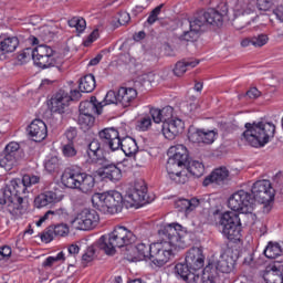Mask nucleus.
Instances as JSON below:
<instances>
[{
    "instance_id": "f257e3e1",
    "label": "nucleus",
    "mask_w": 283,
    "mask_h": 283,
    "mask_svg": "<svg viewBox=\"0 0 283 283\" xmlns=\"http://www.w3.org/2000/svg\"><path fill=\"white\" fill-rule=\"evenodd\" d=\"M229 14V6L227 2H221L217 8H210L207 11L199 10L192 17L181 22L182 34L179 36L180 41L193 42L198 41L200 34L213 25L221 28Z\"/></svg>"
},
{
    "instance_id": "f03ea898",
    "label": "nucleus",
    "mask_w": 283,
    "mask_h": 283,
    "mask_svg": "<svg viewBox=\"0 0 283 283\" xmlns=\"http://www.w3.org/2000/svg\"><path fill=\"white\" fill-rule=\"evenodd\" d=\"M159 235L163 241L151 244L150 260L155 266H165L174 258V250L187 247V230L178 223H170L159 230Z\"/></svg>"
},
{
    "instance_id": "7ed1b4c3",
    "label": "nucleus",
    "mask_w": 283,
    "mask_h": 283,
    "mask_svg": "<svg viewBox=\"0 0 283 283\" xmlns=\"http://www.w3.org/2000/svg\"><path fill=\"white\" fill-rule=\"evenodd\" d=\"M169 154H172L168 158L166 164V171L170 178L177 185H185L187 182V175L182 174V167L195 176L200 178L205 174V165L200 161H189V151L185 145H176L169 148Z\"/></svg>"
},
{
    "instance_id": "20e7f679",
    "label": "nucleus",
    "mask_w": 283,
    "mask_h": 283,
    "mask_svg": "<svg viewBox=\"0 0 283 283\" xmlns=\"http://www.w3.org/2000/svg\"><path fill=\"white\" fill-rule=\"evenodd\" d=\"M30 193V189L22 179L15 178L10 180L7 185L2 197H0V205H7L10 213H23L25 211V199L22 196Z\"/></svg>"
},
{
    "instance_id": "39448f33",
    "label": "nucleus",
    "mask_w": 283,
    "mask_h": 283,
    "mask_svg": "<svg viewBox=\"0 0 283 283\" xmlns=\"http://www.w3.org/2000/svg\"><path fill=\"white\" fill-rule=\"evenodd\" d=\"M136 242V235L132 230L123 226H117L113 232L108 235H102L97 241V247L106 255H114L116 249H123V247H129Z\"/></svg>"
},
{
    "instance_id": "423d86ee",
    "label": "nucleus",
    "mask_w": 283,
    "mask_h": 283,
    "mask_svg": "<svg viewBox=\"0 0 283 283\" xmlns=\"http://www.w3.org/2000/svg\"><path fill=\"white\" fill-rule=\"evenodd\" d=\"M245 132L242 138L251 145V147H264L275 137V124L261 119L260 122L245 123Z\"/></svg>"
},
{
    "instance_id": "0eeeda50",
    "label": "nucleus",
    "mask_w": 283,
    "mask_h": 283,
    "mask_svg": "<svg viewBox=\"0 0 283 283\" xmlns=\"http://www.w3.org/2000/svg\"><path fill=\"white\" fill-rule=\"evenodd\" d=\"M98 139H93L88 144L87 156L90 158V163L96 165L101 163L98 158L99 151H105L106 149H116L118 147V139L116 135V128H104L98 132Z\"/></svg>"
},
{
    "instance_id": "6e6552de",
    "label": "nucleus",
    "mask_w": 283,
    "mask_h": 283,
    "mask_svg": "<svg viewBox=\"0 0 283 283\" xmlns=\"http://www.w3.org/2000/svg\"><path fill=\"white\" fill-rule=\"evenodd\" d=\"M92 205L94 209L101 213L114 216L118 213L123 207V195L116 190L106 192H97L92 196Z\"/></svg>"
},
{
    "instance_id": "1a4fd4ad",
    "label": "nucleus",
    "mask_w": 283,
    "mask_h": 283,
    "mask_svg": "<svg viewBox=\"0 0 283 283\" xmlns=\"http://www.w3.org/2000/svg\"><path fill=\"white\" fill-rule=\"evenodd\" d=\"M219 227L224 238L230 242H240L242 238V223L240 222V216L235 212H224L220 217Z\"/></svg>"
},
{
    "instance_id": "9d476101",
    "label": "nucleus",
    "mask_w": 283,
    "mask_h": 283,
    "mask_svg": "<svg viewBox=\"0 0 283 283\" xmlns=\"http://www.w3.org/2000/svg\"><path fill=\"white\" fill-rule=\"evenodd\" d=\"M228 207L238 213H253L255 209V200L251 196V192L241 189L229 197Z\"/></svg>"
},
{
    "instance_id": "9b49d317",
    "label": "nucleus",
    "mask_w": 283,
    "mask_h": 283,
    "mask_svg": "<svg viewBox=\"0 0 283 283\" xmlns=\"http://www.w3.org/2000/svg\"><path fill=\"white\" fill-rule=\"evenodd\" d=\"M124 202H127L129 207H136L137 209L138 207H144V205L151 202V199H149V196L147 195V185L145 181H136L134 187L126 191Z\"/></svg>"
},
{
    "instance_id": "f8f14e48",
    "label": "nucleus",
    "mask_w": 283,
    "mask_h": 283,
    "mask_svg": "<svg viewBox=\"0 0 283 283\" xmlns=\"http://www.w3.org/2000/svg\"><path fill=\"white\" fill-rule=\"evenodd\" d=\"M101 217L93 209H83L71 221V227L77 231H92L98 224Z\"/></svg>"
},
{
    "instance_id": "ddd939ff",
    "label": "nucleus",
    "mask_w": 283,
    "mask_h": 283,
    "mask_svg": "<svg viewBox=\"0 0 283 283\" xmlns=\"http://www.w3.org/2000/svg\"><path fill=\"white\" fill-rule=\"evenodd\" d=\"M251 192L254 202H260L265 207L275 200V189H273L271 181L266 179L254 182Z\"/></svg>"
},
{
    "instance_id": "4468645a",
    "label": "nucleus",
    "mask_w": 283,
    "mask_h": 283,
    "mask_svg": "<svg viewBox=\"0 0 283 283\" xmlns=\"http://www.w3.org/2000/svg\"><path fill=\"white\" fill-rule=\"evenodd\" d=\"M238 6H240L241 12L234 18L233 25L237 30H243L255 20V11L251 0H238Z\"/></svg>"
},
{
    "instance_id": "2eb2a0df",
    "label": "nucleus",
    "mask_w": 283,
    "mask_h": 283,
    "mask_svg": "<svg viewBox=\"0 0 283 283\" xmlns=\"http://www.w3.org/2000/svg\"><path fill=\"white\" fill-rule=\"evenodd\" d=\"M161 132L167 140H175L177 136L185 132V122L177 117L172 118L161 125Z\"/></svg>"
},
{
    "instance_id": "dca6fc26",
    "label": "nucleus",
    "mask_w": 283,
    "mask_h": 283,
    "mask_svg": "<svg viewBox=\"0 0 283 283\" xmlns=\"http://www.w3.org/2000/svg\"><path fill=\"white\" fill-rule=\"evenodd\" d=\"M71 101L70 93L60 90L51 99V112L53 114H65V109L70 107Z\"/></svg>"
},
{
    "instance_id": "f3484780",
    "label": "nucleus",
    "mask_w": 283,
    "mask_h": 283,
    "mask_svg": "<svg viewBox=\"0 0 283 283\" xmlns=\"http://www.w3.org/2000/svg\"><path fill=\"white\" fill-rule=\"evenodd\" d=\"M227 182H229V169L227 167H219L203 179V187H209V185L222 187Z\"/></svg>"
},
{
    "instance_id": "a211bd4d",
    "label": "nucleus",
    "mask_w": 283,
    "mask_h": 283,
    "mask_svg": "<svg viewBox=\"0 0 283 283\" xmlns=\"http://www.w3.org/2000/svg\"><path fill=\"white\" fill-rule=\"evenodd\" d=\"M186 264L192 271H200L205 266V254L200 248H191L186 254Z\"/></svg>"
},
{
    "instance_id": "6ab92c4d",
    "label": "nucleus",
    "mask_w": 283,
    "mask_h": 283,
    "mask_svg": "<svg viewBox=\"0 0 283 283\" xmlns=\"http://www.w3.org/2000/svg\"><path fill=\"white\" fill-rule=\"evenodd\" d=\"M116 139L118 143L117 148L112 149V151H118V149H122L124 151L125 156H134L138 153V144H136V139L132 137H125L120 138V134L116 130Z\"/></svg>"
},
{
    "instance_id": "aec40b11",
    "label": "nucleus",
    "mask_w": 283,
    "mask_h": 283,
    "mask_svg": "<svg viewBox=\"0 0 283 283\" xmlns=\"http://www.w3.org/2000/svg\"><path fill=\"white\" fill-rule=\"evenodd\" d=\"M235 260L238 259L231 255V250H228L216 261L214 268L220 273H232L233 269H235Z\"/></svg>"
},
{
    "instance_id": "412c9836",
    "label": "nucleus",
    "mask_w": 283,
    "mask_h": 283,
    "mask_svg": "<svg viewBox=\"0 0 283 283\" xmlns=\"http://www.w3.org/2000/svg\"><path fill=\"white\" fill-rule=\"evenodd\" d=\"M28 132L35 143H41L48 138V126L41 119H34L29 125Z\"/></svg>"
},
{
    "instance_id": "4be33fe9",
    "label": "nucleus",
    "mask_w": 283,
    "mask_h": 283,
    "mask_svg": "<svg viewBox=\"0 0 283 283\" xmlns=\"http://www.w3.org/2000/svg\"><path fill=\"white\" fill-rule=\"evenodd\" d=\"M263 280L266 283H283V263L268 265L263 273Z\"/></svg>"
},
{
    "instance_id": "5701e85b",
    "label": "nucleus",
    "mask_w": 283,
    "mask_h": 283,
    "mask_svg": "<svg viewBox=\"0 0 283 283\" xmlns=\"http://www.w3.org/2000/svg\"><path fill=\"white\" fill-rule=\"evenodd\" d=\"M94 114H103V108L96 96H92L90 101L80 103V116H94Z\"/></svg>"
},
{
    "instance_id": "b1692460",
    "label": "nucleus",
    "mask_w": 283,
    "mask_h": 283,
    "mask_svg": "<svg viewBox=\"0 0 283 283\" xmlns=\"http://www.w3.org/2000/svg\"><path fill=\"white\" fill-rule=\"evenodd\" d=\"M83 172L74 168H66L62 174L61 181L69 189H77Z\"/></svg>"
},
{
    "instance_id": "393cba45",
    "label": "nucleus",
    "mask_w": 283,
    "mask_h": 283,
    "mask_svg": "<svg viewBox=\"0 0 283 283\" xmlns=\"http://www.w3.org/2000/svg\"><path fill=\"white\" fill-rule=\"evenodd\" d=\"M99 176L111 180V182H118L123 178V171L115 164L105 163L102 165V171H99Z\"/></svg>"
},
{
    "instance_id": "a878e982",
    "label": "nucleus",
    "mask_w": 283,
    "mask_h": 283,
    "mask_svg": "<svg viewBox=\"0 0 283 283\" xmlns=\"http://www.w3.org/2000/svg\"><path fill=\"white\" fill-rule=\"evenodd\" d=\"M216 136H218V132L216 130L197 129L189 135V139L191 143H205L206 145H211L216 142Z\"/></svg>"
},
{
    "instance_id": "bb28decb",
    "label": "nucleus",
    "mask_w": 283,
    "mask_h": 283,
    "mask_svg": "<svg viewBox=\"0 0 283 283\" xmlns=\"http://www.w3.org/2000/svg\"><path fill=\"white\" fill-rule=\"evenodd\" d=\"M136 98H138V91H136V88L120 87L118 90V101L122 107H132Z\"/></svg>"
},
{
    "instance_id": "cd10ccee",
    "label": "nucleus",
    "mask_w": 283,
    "mask_h": 283,
    "mask_svg": "<svg viewBox=\"0 0 283 283\" xmlns=\"http://www.w3.org/2000/svg\"><path fill=\"white\" fill-rule=\"evenodd\" d=\"M56 202H61V198L56 196V192L45 191L35 197L34 207L42 209V207H48L49 205H56Z\"/></svg>"
},
{
    "instance_id": "c85d7f7f",
    "label": "nucleus",
    "mask_w": 283,
    "mask_h": 283,
    "mask_svg": "<svg viewBox=\"0 0 283 283\" xmlns=\"http://www.w3.org/2000/svg\"><path fill=\"white\" fill-rule=\"evenodd\" d=\"M200 207V199L191 198V199H178L175 202V208L178 211L184 212L186 216H189L191 211H196V208Z\"/></svg>"
},
{
    "instance_id": "c756f323",
    "label": "nucleus",
    "mask_w": 283,
    "mask_h": 283,
    "mask_svg": "<svg viewBox=\"0 0 283 283\" xmlns=\"http://www.w3.org/2000/svg\"><path fill=\"white\" fill-rule=\"evenodd\" d=\"M94 187H96V179L94 178V176L82 172L76 189H78V191H82V193H92L94 191Z\"/></svg>"
},
{
    "instance_id": "7c9ffc66",
    "label": "nucleus",
    "mask_w": 283,
    "mask_h": 283,
    "mask_svg": "<svg viewBox=\"0 0 283 283\" xmlns=\"http://www.w3.org/2000/svg\"><path fill=\"white\" fill-rule=\"evenodd\" d=\"M175 272L185 282L191 283L196 281V270L191 269L187 263H178L175 266Z\"/></svg>"
},
{
    "instance_id": "2f4dec72",
    "label": "nucleus",
    "mask_w": 283,
    "mask_h": 283,
    "mask_svg": "<svg viewBox=\"0 0 283 283\" xmlns=\"http://www.w3.org/2000/svg\"><path fill=\"white\" fill-rule=\"evenodd\" d=\"M200 62L198 60H182L175 64L172 70L175 76H182L187 70L196 67Z\"/></svg>"
},
{
    "instance_id": "473e14b6",
    "label": "nucleus",
    "mask_w": 283,
    "mask_h": 283,
    "mask_svg": "<svg viewBox=\"0 0 283 283\" xmlns=\"http://www.w3.org/2000/svg\"><path fill=\"white\" fill-rule=\"evenodd\" d=\"M19 48V38L11 36L0 41V52L2 54H12Z\"/></svg>"
},
{
    "instance_id": "72a5a7b5",
    "label": "nucleus",
    "mask_w": 283,
    "mask_h": 283,
    "mask_svg": "<svg viewBox=\"0 0 283 283\" xmlns=\"http://www.w3.org/2000/svg\"><path fill=\"white\" fill-rule=\"evenodd\" d=\"M80 92H84L86 94H90V92H94L96 90V78L94 75L88 74L85 75L80 80V85H78Z\"/></svg>"
},
{
    "instance_id": "f704fd0d",
    "label": "nucleus",
    "mask_w": 283,
    "mask_h": 283,
    "mask_svg": "<svg viewBox=\"0 0 283 283\" xmlns=\"http://www.w3.org/2000/svg\"><path fill=\"white\" fill-rule=\"evenodd\" d=\"M33 63L38 67H41L42 70H46V67H54V65H56V60H54V55H44V56L33 57Z\"/></svg>"
},
{
    "instance_id": "c9c22d12",
    "label": "nucleus",
    "mask_w": 283,
    "mask_h": 283,
    "mask_svg": "<svg viewBox=\"0 0 283 283\" xmlns=\"http://www.w3.org/2000/svg\"><path fill=\"white\" fill-rule=\"evenodd\" d=\"M3 154L17 158L18 160H21V158H23V151L21 150V146L19 145V143L15 142L9 143L6 146Z\"/></svg>"
},
{
    "instance_id": "e433bc0d",
    "label": "nucleus",
    "mask_w": 283,
    "mask_h": 283,
    "mask_svg": "<svg viewBox=\"0 0 283 283\" xmlns=\"http://www.w3.org/2000/svg\"><path fill=\"white\" fill-rule=\"evenodd\" d=\"M264 255L269 258V260H275V258L282 255V247L280 243L270 242L264 250Z\"/></svg>"
},
{
    "instance_id": "4c0bfd02",
    "label": "nucleus",
    "mask_w": 283,
    "mask_h": 283,
    "mask_svg": "<svg viewBox=\"0 0 283 283\" xmlns=\"http://www.w3.org/2000/svg\"><path fill=\"white\" fill-rule=\"evenodd\" d=\"M94 123H96V118L90 115H78L77 124L80 125V129L82 132H90L92 127H94Z\"/></svg>"
},
{
    "instance_id": "58836bf2",
    "label": "nucleus",
    "mask_w": 283,
    "mask_h": 283,
    "mask_svg": "<svg viewBox=\"0 0 283 283\" xmlns=\"http://www.w3.org/2000/svg\"><path fill=\"white\" fill-rule=\"evenodd\" d=\"M19 160L17 157H12L11 155H3V157L0 159V167L2 169H6V171H12L17 165H19Z\"/></svg>"
},
{
    "instance_id": "ea45409f",
    "label": "nucleus",
    "mask_w": 283,
    "mask_h": 283,
    "mask_svg": "<svg viewBox=\"0 0 283 283\" xmlns=\"http://www.w3.org/2000/svg\"><path fill=\"white\" fill-rule=\"evenodd\" d=\"M106 105H120V102L118 101V92L108 91L106 93L104 99L99 102V107L103 109Z\"/></svg>"
},
{
    "instance_id": "a19ab883",
    "label": "nucleus",
    "mask_w": 283,
    "mask_h": 283,
    "mask_svg": "<svg viewBox=\"0 0 283 283\" xmlns=\"http://www.w3.org/2000/svg\"><path fill=\"white\" fill-rule=\"evenodd\" d=\"M70 28H75L78 34L85 32V28H87V22L83 18L74 17L69 20Z\"/></svg>"
},
{
    "instance_id": "79ce46f5",
    "label": "nucleus",
    "mask_w": 283,
    "mask_h": 283,
    "mask_svg": "<svg viewBox=\"0 0 283 283\" xmlns=\"http://www.w3.org/2000/svg\"><path fill=\"white\" fill-rule=\"evenodd\" d=\"M139 260H151V244L138 243L136 245Z\"/></svg>"
},
{
    "instance_id": "37998d69",
    "label": "nucleus",
    "mask_w": 283,
    "mask_h": 283,
    "mask_svg": "<svg viewBox=\"0 0 283 283\" xmlns=\"http://www.w3.org/2000/svg\"><path fill=\"white\" fill-rule=\"evenodd\" d=\"M38 56H54V50L48 45H39L33 49V57Z\"/></svg>"
},
{
    "instance_id": "c03bdc74",
    "label": "nucleus",
    "mask_w": 283,
    "mask_h": 283,
    "mask_svg": "<svg viewBox=\"0 0 283 283\" xmlns=\"http://www.w3.org/2000/svg\"><path fill=\"white\" fill-rule=\"evenodd\" d=\"M137 129L139 132H149L151 129V116L145 115L137 120Z\"/></svg>"
},
{
    "instance_id": "a18cd8bd",
    "label": "nucleus",
    "mask_w": 283,
    "mask_h": 283,
    "mask_svg": "<svg viewBox=\"0 0 283 283\" xmlns=\"http://www.w3.org/2000/svg\"><path fill=\"white\" fill-rule=\"evenodd\" d=\"M42 242H45V244H50L54 238H56V234L54 232V226H49L40 235Z\"/></svg>"
},
{
    "instance_id": "49530a36",
    "label": "nucleus",
    "mask_w": 283,
    "mask_h": 283,
    "mask_svg": "<svg viewBox=\"0 0 283 283\" xmlns=\"http://www.w3.org/2000/svg\"><path fill=\"white\" fill-rule=\"evenodd\" d=\"M59 157L53 156L44 163V168L49 171V174H53V171H59Z\"/></svg>"
},
{
    "instance_id": "de8ad7c7",
    "label": "nucleus",
    "mask_w": 283,
    "mask_h": 283,
    "mask_svg": "<svg viewBox=\"0 0 283 283\" xmlns=\"http://www.w3.org/2000/svg\"><path fill=\"white\" fill-rule=\"evenodd\" d=\"M53 231L55 233V238H65V235H70V227L65 223L53 226Z\"/></svg>"
},
{
    "instance_id": "09e8293b",
    "label": "nucleus",
    "mask_w": 283,
    "mask_h": 283,
    "mask_svg": "<svg viewBox=\"0 0 283 283\" xmlns=\"http://www.w3.org/2000/svg\"><path fill=\"white\" fill-rule=\"evenodd\" d=\"M96 258V248L94 245L87 248L86 252L82 255L83 264H90V262H94Z\"/></svg>"
},
{
    "instance_id": "8fccbe9b",
    "label": "nucleus",
    "mask_w": 283,
    "mask_h": 283,
    "mask_svg": "<svg viewBox=\"0 0 283 283\" xmlns=\"http://www.w3.org/2000/svg\"><path fill=\"white\" fill-rule=\"evenodd\" d=\"M266 43H269V36L266 34L252 36V45L254 48H263V45H266Z\"/></svg>"
},
{
    "instance_id": "3c124183",
    "label": "nucleus",
    "mask_w": 283,
    "mask_h": 283,
    "mask_svg": "<svg viewBox=\"0 0 283 283\" xmlns=\"http://www.w3.org/2000/svg\"><path fill=\"white\" fill-rule=\"evenodd\" d=\"M40 36L43 39L46 43H50L52 39H54V31H52L51 27H42L40 29Z\"/></svg>"
},
{
    "instance_id": "603ef678",
    "label": "nucleus",
    "mask_w": 283,
    "mask_h": 283,
    "mask_svg": "<svg viewBox=\"0 0 283 283\" xmlns=\"http://www.w3.org/2000/svg\"><path fill=\"white\" fill-rule=\"evenodd\" d=\"M161 119H163V125H165V123H169L171 119H174V107L166 106V107L161 108Z\"/></svg>"
},
{
    "instance_id": "864d4df0",
    "label": "nucleus",
    "mask_w": 283,
    "mask_h": 283,
    "mask_svg": "<svg viewBox=\"0 0 283 283\" xmlns=\"http://www.w3.org/2000/svg\"><path fill=\"white\" fill-rule=\"evenodd\" d=\"M256 6L259 10L268 12V10L275 6V0H256Z\"/></svg>"
},
{
    "instance_id": "5fc2aeb1",
    "label": "nucleus",
    "mask_w": 283,
    "mask_h": 283,
    "mask_svg": "<svg viewBox=\"0 0 283 283\" xmlns=\"http://www.w3.org/2000/svg\"><path fill=\"white\" fill-rule=\"evenodd\" d=\"M62 151L66 158H74V156L77 154L76 148L74 147V143L65 144L62 148Z\"/></svg>"
},
{
    "instance_id": "6e6d98bb",
    "label": "nucleus",
    "mask_w": 283,
    "mask_h": 283,
    "mask_svg": "<svg viewBox=\"0 0 283 283\" xmlns=\"http://www.w3.org/2000/svg\"><path fill=\"white\" fill-rule=\"evenodd\" d=\"M22 178L28 189H30L32 185H39V182H41V177L34 175H24Z\"/></svg>"
},
{
    "instance_id": "4d7b16f0",
    "label": "nucleus",
    "mask_w": 283,
    "mask_h": 283,
    "mask_svg": "<svg viewBox=\"0 0 283 283\" xmlns=\"http://www.w3.org/2000/svg\"><path fill=\"white\" fill-rule=\"evenodd\" d=\"M65 211V209H60V210H49L44 213L43 217L40 218V220L36 222V227H41L43 224V222H45V220H48L50 218V216H61V213H63Z\"/></svg>"
},
{
    "instance_id": "13d9d810",
    "label": "nucleus",
    "mask_w": 283,
    "mask_h": 283,
    "mask_svg": "<svg viewBox=\"0 0 283 283\" xmlns=\"http://www.w3.org/2000/svg\"><path fill=\"white\" fill-rule=\"evenodd\" d=\"M160 10H163V4L157 6L149 14L147 19V23L149 25H154L155 22L158 21V14H160Z\"/></svg>"
},
{
    "instance_id": "bf43d9fd",
    "label": "nucleus",
    "mask_w": 283,
    "mask_h": 283,
    "mask_svg": "<svg viewBox=\"0 0 283 283\" xmlns=\"http://www.w3.org/2000/svg\"><path fill=\"white\" fill-rule=\"evenodd\" d=\"M149 114L154 120V123L159 124L163 123V113L160 108H150Z\"/></svg>"
},
{
    "instance_id": "052dcab7",
    "label": "nucleus",
    "mask_w": 283,
    "mask_h": 283,
    "mask_svg": "<svg viewBox=\"0 0 283 283\" xmlns=\"http://www.w3.org/2000/svg\"><path fill=\"white\" fill-rule=\"evenodd\" d=\"M30 56L34 60V49L27 48L20 53L19 60L25 61V59H30Z\"/></svg>"
},
{
    "instance_id": "680f3d73",
    "label": "nucleus",
    "mask_w": 283,
    "mask_h": 283,
    "mask_svg": "<svg viewBox=\"0 0 283 283\" xmlns=\"http://www.w3.org/2000/svg\"><path fill=\"white\" fill-rule=\"evenodd\" d=\"M129 21H132V17H129V13H127V12L119 13V17H118L119 25H127V23H129Z\"/></svg>"
},
{
    "instance_id": "e2e57ef3",
    "label": "nucleus",
    "mask_w": 283,
    "mask_h": 283,
    "mask_svg": "<svg viewBox=\"0 0 283 283\" xmlns=\"http://www.w3.org/2000/svg\"><path fill=\"white\" fill-rule=\"evenodd\" d=\"M96 39H98V29L93 30V32L88 35L87 40L84 41V45L87 46V45L94 43V41H96Z\"/></svg>"
},
{
    "instance_id": "0e129e2a",
    "label": "nucleus",
    "mask_w": 283,
    "mask_h": 283,
    "mask_svg": "<svg viewBox=\"0 0 283 283\" xmlns=\"http://www.w3.org/2000/svg\"><path fill=\"white\" fill-rule=\"evenodd\" d=\"M65 136H66L69 143H73L74 138H76V136H77L76 128H74V127L69 128L65 133Z\"/></svg>"
},
{
    "instance_id": "69168bd1",
    "label": "nucleus",
    "mask_w": 283,
    "mask_h": 283,
    "mask_svg": "<svg viewBox=\"0 0 283 283\" xmlns=\"http://www.w3.org/2000/svg\"><path fill=\"white\" fill-rule=\"evenodd\" d=\"M247 96H249V98H259L260 91L256 87H252L247 92Z\"/></svg>"
},
{
    "instance_id": "338daca9",
    "label": "nucleus",
    "mask_w": 283,
    "mask_h": 283,
    "mask_svg": "<svg viewBox=\"0 0 283 283\" xmlns=\"http://www.w3.org/2000/svg\"><path fill=\"white\" fill-rule=\"evenodd\" d=\"M273 13L275 14L276 19L279 21H283V6H279L273 10Z\"/></svg>"
},
{
    "instance_id": "774afa93",
    "label": "nucleus",
    "mask_w": 283,
    "mask_h": 283,
    "mask_svg": "<svg viewBox=\"0 0 283 283\" xmlns=\"http://www.w3.org/2000/svg\"><path fill=\"white\" fill-rule=\"evenodd\" d=\"M202 283H216V277L213 275L203 273Z\"/></svg>"
}]
</instances>
